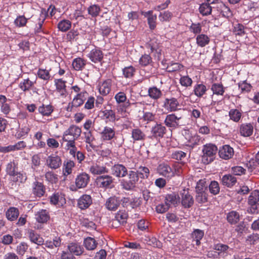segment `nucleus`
<instances>
[{
    "label": "nucleus",
    "instance_id": "obj_59",
    "mask_svg": "<svg viewBox=\"0 0 259 259\" xmlns=\"http://www.w3.org/2000/svg\"><path fill=\"white\" fill-rule=\"evenodd\" d=\"M208 185L205 179H201L198 181L195 187L196 192H207Z\"/></svg>",
    "mask_w": 259,
    "mask_h": 259
},
{
    "label": "nucleus",
    "instance_id": "obj_9",
    "mask_svg": "<svg viewBox=\"0 0 259 259\" xmlns=\"http://www.w3.org/2000/svg\"><path fill=\"white\" fill-rule=\"evenodd\" d=\"M166 127L161 123H156L151 129V137L157 140H160L166 133Z\"/></svg>",
    "mask_w": 259,
    "mask_h": 259
},
{
    "label": "nucleus",
    "instance_id": "obj_44",
    "mask_svg": "<svg viewBox=\"0 0 259 259\" xmlns=\"http://www.w3.org/2000/svg\"><path fill=\"white\" fill-rule=\"evenodd\" d=\"M230 119L235 122H239L242 118V112L237 109H231L229 111Z\"/></svg>",
    "mask_w": 259,
    "mask_h": 259
},
{
    "label": "nucleus",
    "instance_id": "obj_1",
    "mask_svg": "<svg viewBox=\"0 0 259 259\" xmlns=\"http://www.w3.org/2000/svg\"><path fill=\"white\" fill-rule=\"evenodd\" d=\"M218 151L217 146L212 143H207L202 147V161L204 164H207L212 162L215 159Z\"/></svg>",
    "mask_w": 259,
    "mask_h": 259
},
{
    "label": "nucleus",
    "instance_id": "obj_49",
    "mask_svg": "<svg viewBox=\"0 0 259 259\" xmlns=\"http://www.w3.org/2000/svg\"><path fill=\"white\" fill-rule=\"evenodd\" d=\"M139 65L141 67H146L148 65L152 66V58L149 54L142 55L139 60Z\"/></svg>",
    "mask_w": 259,
    "mask_h": 259
},
{
    "label": "nucleus",
    "instance_id": "obj_54",
    "mask_svg": "<svg viewBox=\"0 0 259 259\" xmlns=\"http://www.w3.org/2000/svg\"><path fill=\"white\" fill-rule=\"evenodd\" d=\"M115 218L120 224L124 225L126 223L128 214L125 210H119L116 214Z\"/></svg>",
    "mask_w": 259,
    "mask_h": 259
},
{
    "label": "nucleus",
    "instance_id": "obj_45",
    "mask_svg": "<svg viewBox=\"0 0 259 259\" xmlns=\"http://www.w3.org/2000/svg\"><path fill=\"white\" fill-rule=\"evenodd\" d=\"M210 90L213 95L217 96H223L225 92V88L222 83H213Z\"/></svg>",
    "mask_w": 259,
    "mask_h": 259
},
{
    "label": "nucleus",
    "instance_id": "obj_35",
    "mask_svg": "<svg viewBox=\"0 0 259 259\" xmlns=\"http://www.w3.org/2000/svg\"><path fill=\"white\" fill-rule=\"evenodd\" d=\"M236 182V178L230 174L225 175L221 179L222 185L228 188L232 187L235 185Z\"/></svg>",
    "mask_w": 259,
    "mask_h": 259
},
{
    "label": "nucleus",
    "instance_id": "obj_27",
    "mask_svg": "<svg viewBox=\"0 0 259 259\" xmlns=\"http://www.w3.org/2000/svg\"><path fill=\"white\" fill-rule=\"evenodd\" d=\"M27 235L32 243L38 245L44 244V240L43 238L34 230L32 229L28 230L27 232Z\"/></svg>",
    "mask_w": 259,
    "mask_h": 259
},
{
    "label": "nucleus",
    "instance_id": "obj_11",
    "mask_svg": "<svg viewBox=\"0 0 259 259\" xmlns=\"http://www.w3.org/2000/svg\"><path fill=\"white\" fill-rule=\"evenodd\" d=\"M182 118L181 116H178L175 113L166 115L164 123L169 128H176L180 126L179 120Z\"/></svg>",
    "mask_w": 259,
    "mask_h": 259
},
{
    "label": "nucleus",
    "instance_id": "obj_23",
    "mask_svg": "<svg viewBox=\"0 0 259 259\" xmlns=\"http://www.w3.org/2000/svg\"><path fill=\"white\" fill-rule=\"evenodd\" d=\"M67 249L69 253L72 255L79 256L84 252L83 247L78 243L72 242L68 243Z\"/></svg>",
    "mask_w": 259,
    "mask_h": 259
},
{
    "label": "nucleus",
    "instance_id": "obj_24",
    "mask_svg": "<svg viewBox=\"0 0 259 259\" xmlns=\"http://www.w3.org/2000/svg\"><path fill=\"white\" fill-rule=\"evenodd\" d=\"M103 56L104 54L102 51L97 48L92 50L88 55V57L95 63L101 62L103 60Z\"/></svg>",
    "mask_w": 259,
    "mask_h": 259
},
{
    "label": "nucleus",
    "instance_id": "obj_8",
    "mask_svg": "<svg viewBox=\"0 0 259 259\" xmlns=\"http://www.w3.org/2000/svg\"><path fill=\"white\" fill-rule=\"evenodd\" d=\"M162 107L169 112H175L180 109V104L178 99L175 97L166 98L162 102Z\"/></svg>",
    "mask_w": 259,
    "mask_h": 259
},
{
    "label": "nucleus",
    "instance_id": "obj_29",
    "mask_svg": "<svg viewBox=\"0 0 259 259\" xmlns=\"http://www.w3.org/2000/svg\"><path fill=\"white\" fill-rule=\"evenodd\" d=\"M112 86V80L110 79H107L101 82L99 85V92L100 94L103 96H107L111 91Z\"/></svg>",
    "mask_w": 259,
    "mask_h": 259
},
{
    "label": "nucleus",
    "instance_id": "obj_43",
    "mask_svg": "<svg viewBox=\"0 0 259 259\" xmlns=\"http://www.w3.org/2000/svg\"><path fill=\"white\" fill-rule=\"evenodd\" d=\"M196 41L198 46L203 48L209 44L210 38L206 34L201 33L197 35Z\"/></svg>",
    "mask_w": 259,
    "mask_h": 259
},
{
    "label": "nucleus",
    "instance_id": "obj_22",
    "mask_svg": "<svg viewBox=\"0 0 259 259\" xmlns=\"http://www.w3.org/2000/svg\"><path fill=\"white\" fill-rule=\"evenodd\" d=\"M93 203V199L90 195L83 194L77 200V206L81 210L88 208Z\"/></svg>",
    "mask_w": 259,
    "mask_h": 259
},
{
    "label": "nucleus",
    "instance_id": "obj_30",
    "mask_svg": "<svg viewBox=\"0 0 259 259\" xmlns=\"http://www.w3.org/2000/svg\"><path fill=\"white\" fill-rule=\"evenodd\" d=\"M90 172L94 175H101L107 174L109 169L105 166L100 165L97 163H94L89 168Z\"/></svg>",
    "mask_w": 259,
    "mask_h": 259
},
{
    "label": "nucleus",
    "instance_id": "obj_16",
    "mask_svg": "<svg viewBox=\"0 0 259 259\" xmlns=\"http://www.w3.org/2000/svg\"><path fill=\"white\" fill-rule=\"evenodd\" d=\"M131 138L134 142L140 141L143 142L146 139V134L143 130L136 126L131 130Z\"/></svg>",
    "mask_w": 259,
    "mask_h": 259
},
{
    "label": "nucleus",
    "instance_id": "obj_61",
    "mask_svg": "<svg viewBox=\"0 0 259 259\" xmlns=\"http://www.w3.org/2000/svg\"><path fill=\"white\" fill-rule=\"evenodd\" d=\"M101 10L97 5H93L88 8V14L92 17H97L100 14Z\"/></svg>",
    "mask_w": 259,
    "mask_h": 259
},
{
    "label": "nucleus",
    "instance_id": "obj_25",
    "mask_svg": "<svg viewBox=\"0 0 259 259\" xmlns=\"http://www.w3.org/2000/svg\"><path fill=\"white\" fill-rule=\"evenodd\" d=\"M120 203V198L114 196L107 199L105 206L107 209L115 211L118 208Z\"/></svg>",
    "mask_w": 259,
    "mask_h": 259
},
{
    "label": "nucleus",
    "instance_id": "obj_32",
    "mask_svg": "<svg viewBox=\"0 0 259 259\" xmlns=\"http://www.w3.org/2000/svg\"><path fill=\"white\" fill-rule=\"evenodd\" d=\"M35 81L30 80L29 78L22 79L19 83V89L24 93L32 90L34 88Z\"/></svg>",
    "mask_w": 259,
    "mask_h": 259
},
{
    "label": "nucleus",
    "instance_id": "obj_46",
    "mask_svg": "<svg viewBox=\"0 0 259 259\" xmlns=\"http://www.w3.org/2000/svg\"><path fill=\"white\" fill-rule=\"evenodd\" d=\"M82 100L80 99L76 96L73 98L72 101L69 103L66 108L68 112H72L75 108L80 107L83 104Z\"/></svg>",
    "mask_w": 259,
    "mask_h": 259
},
{
    "label": "nucleus",
    "instance_id": "obj_52",
    "mask_svg": "<svg viewBox=\"0 0 259 259\" xmlns=\"http://www.w3.org/2000/svg\"><path fill=\"white\" fill-rule=\"evenodd\" d=\"M204 236V231L200 229H195L191 234L193 241L196 242L197 245L200 244V240Z\"/></svg>",
    "mask_w": 259,
    "mask_h": 259
},
{
    "label": "nucleus",
    "instance_id": "obj_41",
    "mask_svg": "<svg viewBox=\"0 0 259 259\" xmlns=\"http://www.w3.org/2000/svg\"><path fill=\"white\" fill-rule=\"evenodd\" d=\"M19 215V209L15 207H10L6 212L7 219L10 221H14L17 219Z\"/></svg>",
    "mask_w": 259,
    "mask_h": 259
},
{
    "label": "nucleus",
    "instance_id": "obj_38",
    "mask_svg": "<svg viewBox=\"0 0 259 259\" xmlns=\"http://www.w3.org/2000/svg\"><path fill=\"white\" fill-rule=\"evenodd\" d=\"M75 167V163L73 160H67L64 162L63 166V175L65 177L72 172L73 168Z\"/></svg>",
    "mask_w": 259,
    "mask_h": 259
},
{
    "label": "nucleus",
    "instance_id": "obj_50",
    "mask_svg": "<svg viewBox=\"0 0 259 259\" xmlns=\"http://www.w3.org/2000/svg\"><path fill=\"white\" fill-rule=\"evenodd\" d=\"M37 76L41 79L48 82L50 80L51 75L49 70L46 69L39 68L37 72Z\"/></svg>",
    "mask_w": 259,
    "mask_h": 259
},
{
    "label": "nucleus",
    "instance_id": "obj_28",
    "mask_svg": "<svg viewBox=\"0 0 259 259\" xmlns=\"http://www.w3.org/2000/svg\"><path fill=\"white\" fill-rule=\"evenodd\" d=\"M164 202L169 206L171 205L176 206L180 202V197L177 192H173L166 194Z\"/></svg>",
    "mask_w": 259,
    "mask_h": 259
},
{
    "label": "nucleus",
    "instance_id": "obj_5",
    "mask_svg": "<svg viewBox=\"0 0 259 259\" xmlns=\"http://www.w3.org/2000/svg\"><path fill=\"white\" fill-rule=\"evenodd\" d=\"M259 191L253 190L250 194L248 198V203L250 207L247 211L252 214L257 213L259 210Z\"/></svg>",
    "mask_w": 259,
    "mask_h": 259
},
{
    "label": "nucleus",
    "instance_id": "obj_13",
    "mask_svg": "<svg viewBox=\"0 0 259 259\" xmlns=\"http://www.w3.org/2000/svg\"><path fill=\"white\" fill-rule=\"evenodd\" d=\"M111 174L118 178H124L128 174L127 168L122 164H115L111 167Z\"/></svg>",
    "mask_w": 259,
    "mask_h": 259
},
{
    "label": "nucleus",
    "instance_id": "obj_33",
    "mask_svg": "<svg viewBox=\"0 0 259 259\" xmlns=\"http://www.w3.org/2000/svg\"><path fill=\"white\" fill-rule=\"evenodd\" d=\"M204 139L200 136L195 134L191 136L187 142L186 146L191 148H194L196 146L199 145L203 143Z\"/></svg>",
    "mask_w": 259,
    "mask_h": 259
},
{
    "label": "nucleus",
    "instance_id": "obj_40",
    "mask_svg": "<svg viewBox=\"0 0 259 259\" xmlns=\"http://www.w3.org/2000/svg\"><path fill=\"white\" fill-rule=\"evenodd\" d=\"M54 111V107L51 105L42 104L38 108V111L42 116L48 117L51 115Z\"/></svg>",
    "mask_w": 259,
    "mask_h": 259
},
{
    "label": "nucleus",
    "instance_id": "obj_39",
    "mask_svg": "<svg viewBox=\"0 0 259 259\" xmlns=\"http://www.w3.org/2000/svg\"><path fill=\"white\" fill-rule=\"evenodd\" d=\"M148 95L151 99L155 101H157L162 96V91L156 87H152L149 88Z\"/></svg>",
    "mask_w": 259,
    "mask_h": 259
},
{
    "label": "nucleus",
    "instance_id": "obj_34",
    "mask_svg": "<svg viewBox=\"0 0 259 259\" xmlns=\"http://www.w3.org/2000/svg\"><path fill=\"white\" fill-rule=\"evenodd\" d=\"M50 219L49 212L46 209H42L35 214L36 221L41 224L46 223Z\"/></svg>",
    "mask_w": 259,
    "mask_h": 259
},
{
    "label": "nucleus",
    "instance_id": "obj_58",
    "mask_svg": "<svg viewBox=\"0 0 259 259\" xmlns=\"http://www.w3.org/2000/svg\"><path fill=\"white\" fill-rule=\"evenodd\" d=\"M208 3L202 4L199 8V12L203 16H207L210 15L212 11V7Z\"/></svg>",
    "mask_w": 259,
    "mask_h": 259
},
{
    "label": "nucleus",
    "instance_id": "obj_17",
    "mask_svg": "<svg viewBox=\"0 0 259 259\" xmlns=\"http://www.w3.org/2000/svg\"><path fill=\"white\" fill-rule=\"evenodd\" d=\"M47 12H46V9L42 8L41 9L39 17L37 20V23L34 28V33L35 34L39 33L41 32L44 33L42 29V25L44 23L45 20L48 17Z\"/></svg>",
    "mask_w": 259,
    "mask_h": 259
},
{
    "label": "nucleus",
    "instance_id": "obj_36",
    "mask_svg": "<svg viewBox=\"0 0 259 259\" xmlns=\"http://www.w3.org/2000/svg\"><path fill=\"white\" fill-rule=\"evenodd\" d=\"M158 170L160 175L165 177H171L174 176L171 168L167 164L161 163L159 165Z\"/></svg>",
    "mask_w": 259,
    "mask_h": 259
},
{
    "label": "nucleus",
    "instance_id": "obj_57",
    "mask_svg": "<svg viewBox=\"0 0 259 259\" xmlns=\"http://www.w3.org/2000/svg\"><path fill=\"white\" fill-rule=\"evenodd\" d=\"M137 174L139 178L142 179H147L150 174V170L146 166H140L137 171Z\"/></svg>",
    "mask_w": 259,
    "mask_h": 259
},
{
    "label": "nucleus",
    "instance_id": "obj_64",
    "mask_svg": "<svg viewBox=\"0 0 259 259\" xmlns=\"http://www.w3.org/2000/svg\"><path fill=\"white\" fill-rule=\"evenodd\" d=\"M196 201L199 203H204L207 201L208 194L207 192H196Z\"/></svg>",
    "mask_w": 259,
    "mask_h": 259
},
{
    "label": "nucleus",
    "instance_id": "obj_42",
    "mask_svg": "<svg viewBox=\"0 0 259 259\" xmlns=\"http://www.w3.org/2000/svg\"><path fill=\"white\" fill-rule=\"evenodd\" d=\"M72 26V22L68 19H63L57 24L58 30L62 32H66L69 30Z\"/></svg>",
    "mask_w": 259,
    "mask_h": 259
},
{
    "label": "nucleus",
    "instance_id": "obj_2",
    "mask_svg": "<svg viewBox=\"0 0 259 259\" xmlns=\"http://www.w3.org/2000/svg\"><path fill=\"white\" fill-rule=\"evenodd\" d=\"M127 179H123L120 182L122 188L126 191L133 190L136 186V184L139 180L137 172L135 171L130 170L128 171Z\"/></svg>",
    "mask_w": 259,
    "mask_h": 259
},
{
    "label": "nucleus",
    "instance_id": "obj_12",
    "mask_svg": "<svg viewBox=\"0 0 259 259\" xmlns=\"http://www.w3.org/2000/svg\"><path fill=\"white\" fill-rule=\"evenodd\" d=\"M180 194L181 196L180 200L182 206L186 208L191 207L194 204V199L188 190L183 189Z\"/></svg>",
    "mask_w": 259,
    "mask_h": 259
},
{
    "label": "nucleus",
    "instance_id": "obj_18",
    "mask_svg": "<svg viewBox=\"0 0 259 259\" xmlns=\"http://www.w3.org/2000/svg\"><path fill=\"white\" fill-rule=\"evenodd\" d=\"M46 162L47 165L53 169L59 168L62 164L61 157L53 154L48 157Z\"/></svg>",
    "mask_w": 259,
    "mask_h": 259
},
{
    "label": "nucleus",
    "instance_id": "obj_15",
    "mask_svg": "<svg viewBox=\"0 0 259 259\" xmlns=\"http://www.w3.org/2000/svg\"><path fill=\"white\" fill-rule=\"evenodd\" d=\"M54 82L56 92L61 97L65 98L67 95L66 85V81L63 80L62 78H59L55 79Z\"/></svg>",
    "mask_w": 259,
    "mask_h": 259
},
{
    "label": "nucleus",
    "instance_id": "obj_62",
    "mask_svg": "<svg viewBox=\"0 0 259 259\" xmlns=\"http://www.w3.org/2000/svg\"><path fill=\"white\" fill-rule=\"evenodd\" d=\"M238 87L243 93L250 92L252 88V85L247 82L246 80L240 81L238 83Z\"/></svg>",
    "mask_w": 259,
    "mask_h": 259
},
{
    "label": "nucleus",
    "instance_id": "obj_26",
    "mask_svg": "<svg viewBox=\"0 0 259 259\" xmlns=\"http://www.w3.org/2000/svg\"><path fill=\"white\" fill-rule=\"evenodd\" d=\"M254 126L253 123H244L240 124L239 133L241 136L244 137H248L251 136L253 132Z\"/></svg>",
    "mask_w": 259,
    "mask_h": 259
},
{
    "label": "nucleus",
    "instance_id": "obj_6",
    "mask_svg": "<svg viewBox=\"0 0 259 259\" xmlns=\"http://www.w3.org/2000/svg\"><path fill=\"white\" fill-rule=\"evenodd\" d=\"M114 180L110 175H102L97 178L96 182L100 188L107 189L114 187Z\"/></svg>",
    "mask_w": 259,
    "mask_h": 259
},
{
    "label": "nucleus",
    "instance_id": "obj_51",
    "mask_svg": "<svg viewBox=\"0 0 259 259\" xmlns=\"http://www.w3.org/2000/svg\"><path fill=\"white\" fill-rule=\"evenodd\" d=\"M18 169V163L15 162L14 160L10 161L6 165V171L10 176H12L17 171Z\"/></svg>",
    "mask_w": 259,
    "mask_h": 259
},
{
    "label": "nucleus",
    "instance_id": "obj_3",
    "mask_svg": "<svg viewBox=\"0 0 259 259\" xmlns=\"http://www.w3.org/2000/svg\"><path fill=\"white\" fill-rule=\"evenodd\" d=\"M114 99L117 104L116 110L118 113L125 114L126 109L130 107L131 103L127 100L125 93L123 92H119L115 94Z\"/></svg>",
    "mask_w": 259,
    "mask_h": 259
},
{
    "label": "nucleus",
    "instance_id": "obj_47",
    "mask_svg": "<svg viewBox=\"0 0 259 259\" xmlns=\"http://www.w3.org/2000/svg\"><path fill=\"white\" fill-rule=\"evenodd\" d=\"M85 65L86 61L80 57L74 59L72 63V66L76 71L82 70L85 68Z\"/></svg>",
    "mask_w": 259,
    "mask_h": 259
},
{
    "label": "nucleus",
    "instance_id": "obj_60",
    "mask_svg": "<svg viewBox=\"0 0 259 259\" xmlns=\"http://www.w3.org/2000/svg\"><path fill=\"white\" fill-rule=\"evenodd\" d=\"M27 21L28 19L24 15H19L15 19L14 23L16 27H23L26 25Z\"/></svg>",
    "mask_w": 259,
    "mask_h": 259
},
{
    "label": "nucleus",
    "instance_id": "obj_48",
    "mask_svg": "<svg viewBox=\"0 0 259 259\" xmlns=\"http://www.w3.org/2000/svg\"><path fill=\"white\" fill-rule=\"evenodd\" d=\"M98 243L94 238L88 237L84 239L83 245L85 248L88 250L95 249Z\"/></svg>",
    "mask_w": 259,
    "mask_h": 259
},
{
    "label": "nucleus",
    "instance_id": "obj_37",
    "mask_svg": "<svg viewBox=\"0 0 259 259\" xmlns=\"http://www.w3.org/2000/svg\"><path fill=\"white\" fill-rule=\"evenodd\" d=\"M207 90V88L204 84L197 83L194 87L193 92L197 97L200 98L206 94Z\"/></svg>",
    "mask_w": 259,
    "mask_h": 259
},
{
    "label": "nucleus",
    "instance_id": "obj_63",
    "mask_svg": "<svg viewBox=\"0 0 259 259\" xmlns=\"http://www.w3.org/2000/svg\"><path fill=\"white\" fill-rule=\"evenodd\" d=\"M183 65L179 63L171 62L169 63L166 67V70L168 72H172L180 70L183 68Z\"/></svg>",
    "mask_w": 259,
    "mask_h": 259
},
{
    "label": "nucleus",
    "instance_id": "obj_53",
    "mask_svg": "<svg viewBox=\"0 0 259 259\" xmlns=\"http://www.w3.org/2000/svg\"><path fill=\"white\" fill-rule=\"evenodd\" d=\"M61 239L59 237H55L52 241L47 240L45 243L44 242L45 247L51 249L58 247L61 245Z\"/></svg>",
    "mask_w": 259,
    "mask_h": 259
},
{
    "label": "nucleus",
    "instance_id": "obj_55",
    "mask_svg": "<svg viewBox=\"0 0 259 259\" xmlns=\"http://www.w3.org/2000/svg\"><path fill=\"white\" fill-rule=\"evenodd\" d=\"M239 214L235 211L229 212L227 215V220L231 224H235L239 221Z\"/></svg>",
    "mask_w": 259,
    "mask_h": 259
},
{
    "label": "nucleus",
    "instance_id": "obj_20",
    "mask_svg": "<svg viewBox=\"0 0 259 259\" xmlns=\"http://www.w3.org/2000/svg\"><path fill=\"white\" fill-rule=\"evenodd\" d=\"M234 149L229 145H225L220 148L219 155L220 157L225 160L231 158L234 155Z\"/></svg>",
    "mask_w": 259,
    "mask_h": 259
},
{
    "label": "nucleus",
    "instance_id": "obj_4",
    "mask_svg": "<svg viewBox=\"0 0 259 259\" xmlns=\"http://www.w3.org/2000/svg\"><path fill=\"white\" fill-rule=\"evenodd\" d=\"M116 130L114 126H105L99 132L100 139L102 142H110L111 143L116 140Z\"/></svg>",
    "mask_w": 259,
    "mask_h": 259
},
{
    "label": "nucleus",
    "instance_id": "obj_56",
    "mask_svg": "<svg viewBox=\"0 0 259 259\" xmlns=\"http://www.w3.org/2000/svg\"><path fill=\"white\" fill-rule=\"evenodd\" d=\"M209 192L214 195L220 193V187L219 183L216 181H212L208 185Z\"/></svg>",
    "mask_w": 259,
    "mask_h": 259
},
{
    "label": "nucleus",
    "instance_id": "obj_31",
    "mask_svg": "<svg viewBox=\"0 0 259 259\" xmlns=\"http://www.w3.org/2000/svg\"><path fill=\"white\" fill-rule=\"evenodd\" d=\"M142 15L147 18L148 24L149 26L150 29L151 30L154 29L156 25V15L153 14V12L151 10L148 11L147 12H142Z\"/></svg>",
    "mask_w": 259,
    "mask_h": 259
},
{
    "label": "nucleus",
    "instance_id": "obj_14",
    "mask_svg": "<svg viewBox=\"0 0 259 259\" xmlns=\"http://www.w3.org/2000/svg\"><path fill=\"white\" fill-rule=\"evenodd\" d=\"M90 180V176L85 172H81L78 175L75 180V184L77 189L85 188Z\"/></svg>",
    "mask_w": 259,
    "mask_h": 259
},
{
    "label": "nucleus",
    "instance_id": "obj_19",
    "mask_svg": "<svg viewBox=\"0 0 259 259\" xmlns=\"http://www.w3.org/2000/svg\"><path fill=\"white\" fill-rule=\"evenodd\" d=\"M46 192V187L42 182L36 181L32 184V193L37 197H41Z\"/></svg>",
    "mask_w": 259,
    "mask_h": 259
},
{
    "label": "nucleus",
    "instance_id": "obj_7",
    "mask_svg": "<svg viewBox=\"0 0 259 259\" xmlns=\"http://www.w3.org/2000/svg\"><path fill=\"white\" fill-rule=\"evenodd\" d=\"M81 134V128L76 125L72 124L63 133L62 139L77 140Z\"/></svg>",
    "mask_w": 259,
    "mask_h": 259
},
{
    "label": "nucleus",
    "instance_id": "obj_10",
    "mask_svg": "<svg viewBox=\"0 0 259 259\" xmlns=\"http://www.w3.org/2000/svg\"><path fill=\"white\" fill-rule=\"evenodd\" d=\"M50 203L59 207H63L66 202L65 195L60 191L55 192L49 197Z\"/></svg>",
    "mask_w": 259,
    "mask_h": 259
},
{
    "label": "nucleus",
    "instance_id": "obj_21",
    "mask_svg": "<svg viewBox=\"0 0 259 259\" xmlns=\"http://www.w3.org/2000/svg\"><path fill=\"white\" fill-rule=\"evenodd\" d=\"M101 118L106 122H115L118 120L115 112L112 109H105L101 110L99 112Z\"/></svg>",
    "mask_w": 259,
    "mask_h": 259
}]
</instances>
